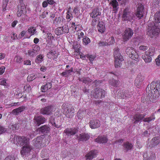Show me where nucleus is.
<instances>
[{
  "mask_svg": "<svg viewBox=\"0 0 160 160\" xmlns=\"http://www.w3.org/2000/svg\"><path fill=\"white\" fill-rule=\"evenodd\" d=\"M63 113L66 117L72 118L74 116V110L72 106L67 103H63L62 106Z\"/></svg>",
  "mask_w": 160,
  "mask_h": 160,
  "instance_id": "obj_1",
  "label": "nucleus"
},
{
  "mask_svg": "<svg viewBox=\"0 0 160 160\" xmlns=\"http://www.w3.org/2000/svg\"><path fill=\"white\" fill-rule=\"evenodd\" d=\"M151 92L155 98L159 97L160 94V82H152L150 84Z\"/></svg>",
  "mask_w": 160,
  "mask_h": 160,
  "instance_id": "obj_2",
  "label": "nucleus"
},
{
  "mask_svg": "<svg viewBox=\"0 0 160 160\" xmlns=\"http://www.w3.org/2000/svg\"><path fill=\"white\" fill-rule=\"evenodd\" d=\"M126 52L129 57L132 59L136 61L138 60L139 55L133 48L127 47L126 50Z\"/></svg>",
  "mask_w": 160,
  "mask_h": 160,
  "instance_id": "obj_3",
  "label": "nucleus"
},
{
  "mask_svg": "<svg viewBox=\"0 0 160 160\" xmlns=\"http://www.w3.org/2000/svg\"><path fill=\"white\" fill-rule=\"evenodd\" d=\"M105 94V91L99 88H96L94 89L91 92V95L96 98L104 97Z\"/></svg>",
  "mask_w": 160,
  "mask_h": 160,
  "instance_id": "obj_4",
  "label": "nucleus"
},
{
  "mask_svg": "<svg viewBox=\"0 0 160 160\" xmlns=\"http://www.w3.org/2000/svg\"><path fill=\"white\" fill-rule=\"evenodd\" d=\"M148 26L149 28L148 29V34L149 35H152L153 36H157L159 34L160 32V29L154 25V22H152V23L149 24Z\"/></svg>",
  "mask_w": 160,
  "mask_h": 160,
  "instance_id": "obj_5",
  "label": "nucleus"
},
{
  "mask_svg": "<svg viewBox=\"0 0 160 160\" xmlns=\"http://www.w3.org/2000/svg\"><path fill=\"white\" fill-rule=\"evenodd\" d=\"M133 34V30L130 28H127L122 34L123 41L126 42L131 38Z\"/></svg>",
  "mask_w": 160,
  "mask_h": 160,
  "instance_id": "obj_6",
  "label": "nucleus"
},
{
  "mask_svg": "<svg viewBox=\"0 0 160 160\" xmlns=\"http://www.w3.org/2000/svg\"><path fill=\"white\" fill-rule=\"evenodd\" d=\"M133 12H131L129 8H126L124 10L122 16L124 20L130 21L133 19Z\"/></svg>",
  "mask_w": 160,
  "mask_h": 160,
  "instance_id": "obj_7",
  "label": "nucleus"
},
{
  "mask_svg": "<svg viewBox=\"0 0 160 160\" xmlns=\"http://www.w3.org/2000/svg\"><path fill=\"white\" fill-rule=\"evenodd\" d=\"M143 157L144 160H155L156 158L155 153L150 151L144 152Z\"/></svg>",
  "mask_w": 160,
  "mask_h": 160,
  "instance_id": "obj_8",
  "label": "nucleus"
},
{
  "mask_svg": "<svg viewBox=\"0 0 160 160\" xmlns=\"http://www.w3.org/2000/svg\"><path fill=\"white\" fill-rule=\"evenodd\" d=\"M56 34L60 35L63 33H68L69 32V29L68 25H64L62 27L57 28L55 30Z\"/></svg>",
  "mask_w": 160,
  "mask_h": 160,
  "instance_id": "obj_9",
  "label": "nucleus"
},
{
  "mask_svg": "<svg viewBox=\"0 0 160 160\" xmlns=\"http://www.w3.org/2000/svg\"><path fill=\"white\" fill-rule=\"evenodd\" d=\"M33 120L35 126L37 127L46 121V118L42 116H35L34 117Z\"/></svg>",
  "mask_w": 160,
  "mask_h": 160,
  "instance_id": "obj_10",
  "label": "nucleus"
},
{
  "mask_svg": "<svg viewBox=\"0 0 160 160\" xmlns=\"http://www.w3.org/2000/svg\"><path fill=\"white\" fill-rule=\"evenodd\" d=\"M53 107L52 106H49L40 110V112L43 115H49L52 113L53 110Z\"/></svg>",
  "mask_w": 160,
  "mask_h": 160,
  "instance_id": "obj_11",
  "label": "nucleus"
},
{
  "mask_svg": "<svg viewBox=\"0 0 160 160\" xmlns=\"http://www.w3.org/2000/svg\"><path fill=\"white\" fill-rule=\"evenodd\" d=\"M89 126L92 129H95L100 127L101 126L100 122L97 119L91 120L89 122Z\"/></svg>",
  "mask_w": 160,
  "mask_h": 160,
  "instance_id": "obj_12",
  "label": "nucleus"
},
{
  "mask_svg": "<svg viewBox=\"0 0 160 160\" xmlns=\"http://www.w3.org/2000/svg\"><path fill=\"white\" fill-rule=\"evenodd\" d=\"M18 144L21 146H25L29 144V139L24 136H19L18 140Z\"/></svg>",
  "mask_w": 160,
  "mask_h": 160,
  "instance_id": "obj_13",
  "label": "nucleus"
},
{
  "mask_svg": "<svg viewBox=\"0 0 160 160\" xmlns=\"http://www.w3.org/2000/svg\"><path fill=\"white\" fill-rule=\"evenodd\" d=\"M145 114H137L133 117L134 120L135 121L133 122L134 124H136L139 122H141L144 119Z\"/></svg>",
  "mask_w": 160,
  "mask_h": 160,
  "instance_id": "obj_14",
  "label": "nucleus"
},
{
  "mask_svg": "<svg viewBox=\"0 0 160 160\" xmlns=\"http://www.w3.org/2000/svg\"><path fill=\"white\" fill-rule=\"evenodd\" d=\"M144 79V78L142 76L141 74H138L135 80V84L138 88H139L141 85Z\"/></svg>",
  "mask_w": 160,
  "mask_h": 160,
  "instance_id": "obj_15",
  "label": "nucleus"
},
{
  "mask_svg": "<svg viewBox=\"0 0 160 160\" xmlns=\"http://www.w3.org/2000/svg\"><path fill=\"white\" fill-rule=\"evenodd\" d=\"M160 142V138L158 137H155L152 138L150 141L149 147L152 148L157 146Z\"/></svg>",
  "mask_w": 160,
  "mask_h": 160,
  "instance_id": "obj_16",
  "label": "nucleus"
},
{
  "mask_svg": "<svg viewBox=\"0 0 160 160\" xmlns=\"http://www.w3.org/2000/svg\"><path fill=\"white\" fill-rule=\"evenodd\" d=\"M143 6L141 4H138L137 9V12L136 13L137 17L139 18L143 16Z\"/></svg>",
  "mask_w": 160,
  "mask_h": 160,
  "instance_id": "obj_17",
  "label": "nucleus"
},
{
  "mask_svg": "<svg viewBox=\"0 0 160 160\" xmlns=\"http://www.w3.org/2000/svg\"><path fill=\"white\" fill-rule=\"evenodd\" d=\"M78 130L76 128H67L65 129L64 132L68 136L72 135L75 134L77 133Z\"/></svg>",
  "mask_w": 160,
  "mask_h": 160,
  "instance_id": "obj_18",
  "label": "nucleus"
},
{
  "mask_svg": "<svg viewBox=\"0 0 160 160\" xmlns=\"http://www.w3.org/2000/svg\"><path fill=\"white\" fill-rule=\"evenodd\" d=\"M50 129V128L49 125H45L38 128V130L43 134H45L48 132Z\"/></svg>",
  "mask_w": 160,
  "mask_h": 160,
  "instance_id": "obj_19",
  "label": "nucleus"
},
{
  "mask_svg": "<svg viewBox=\"0 0 160 160\" xmlns=\"http://www.w3.org/2000/svg\"><path fill=\"white\" fill-rule=\"evenodd\" d=\"M32 148L29 144L24 146L21 151V153L23 156L26 154H28L31 150Z\"/></svg>",
  "mask_w": 160,
  "mask_h": 160,
  "instance_id": "obj_20",
  "label": "nucleus"
},
{
  "mask_svg": "<svg viewBox=\"0 0 160 160\" xmlns=\"http://www.w3.org/2000/svg\"><path fill=\"white\" fill-rule=\"evenodd\" d=\"M26 107L24 106H22L19 108L13 109L11 113L15 115H18L19 113L23 111L25 109Z\"/></svg>",
  "mask_w": 160,
  "mask_h": 160,
  "instance_id": "obj_21",
  "label": "nucleus"
},
{
  "mask_svg": "<svg viewBox=\"0 0 160 160\" xmlns=\"http://www.w3.org/2000/svg\"><path fill=\"white\" fill-rule=\"evenodd\" d=\"M101 12L98 8H95L92 10L91 12L90 13L91 17L93 18H98V16L101 15Z\"/></svg>",
  "mask_w": 160,
  "mask_h": 160,
  "instance_id": "obj_22",
  "label": "nucleus"
},
{
  "mask_svg": "<svg viewBox=\"0 0 160 160\" xmlns=\"http://www.w3.org/2000/svg\"><path fill=\"white\" fill-rule=\"evenodd\" d=\"M142 58L146 63L150 62L152 60L151 57L148 55V52L147 51L145 52L144 54L142 55Z\"/></svg>",
  "mask_w": 160,
  "mask_h": 160,
  "instance_id": "obj_23",
  "label": "nucleus"
},
{
  "mask_svg": "<svg viewBox=\"0 0 160 160\" xmlns=\"http://www.w3.org/2000/svg\"><path fill=\"white\" fill-rule=\"evenodd\" d=\"M89 137L88 134L84 133L80 134L78 138L79 141H86L89 139Z\"/></svg>",
  "mask_w": 160,
  "mask_h": 160,
  "instance_id": "obj_24",
  "label": "nucleus"
},
{
  "mask_svg": "<svg viewBox=\"0 0 160 160\" xmlns=\"http://www.w3.org/2000/svg\"><path fill=\"white\" fill-rule=\"evenodd\" d=\"M107 140V138L104 136H98L95 140L96 142L99 143H106Z\"/></svg>",
  "mask_w": 160,
  "mask_h": 160,
  "instance_id": "obj_25",
  "label": "nucleus"
},
{
  "mask_svg": "<svg viewBox=\"0 0 160 160\" xmlns=\"http://www.w3.org/2000/svg\"><path fill=\"white\" fill-rule=\"evenodd\" d=\"M115 59L122 58L119 52V49L118 48H116L114 49L113 53Z\"/></svg>",
  "mask_w": 160,
  "mask_h": 160,
  "instance_id": "obj_26",
  "label": "nucleus"
},
{
  "mask_svg": "<svg viewBox=\"0 0 160 160\" xmlns=\"http://www.w3.org/2000/svg\"><path fill=\"white\" fill-rule=\"evenodd\" d=\"M97 151L96 150L91 151L86 156V159H92L94 158L96 154Z\"/></svg>",
  "mask_w": 160,
  "mask_h": 160,
  "instance_id": "obj_27",
  "label": "nucleus"
},
{
  "mask_svg": "<svg viewBox=\"0 0 160 160\" xmlns=\"http://www.w3.org/2000/svg\"><path fill=\"white\" fill-rule=\"evenodd\" d=\"M52 88V83L50 82H48L45 85L42 86L41 87V90L42 92H45L48 89H50Z\"/></svg>",
  "mask_w": 160,
  "mask_h": 160,
  "instance_id": "obj_28",
  "label": "nucleus"
},
{
  "mask_svg": "<svg viewBox=\"0 0 160 160\" xmlns=\"http://www.w3.org/2000/svg\"><path fill=\"white\" fill-rule=\"evenodd\" d=\"M123 146L124 150L126 151V152H127L132 148L133 145L131 143L127 142L124 143Z\"/></svg>",
  "mask_w": 160,
  "mask_h": 160,
  "instance_id": "obj_29",
  "label": "nucleus"
},
{
  "mask_svg": "<svg viewBox=\"0 0 160 160\" xmlns=\"http://www.w3.org/2000/svg\"><path fill=\"white\" fill-rule=\"evenodd\" d=\"M98 30L99 32L102 33L105 30V26L103 22H99L98 24Z\"/></svg>",
  "mask_w": 160,
  "mask_h": 160,
  "instance_id": "obj_30",
  "label": "nucleus"
},
{
  "mask_svg": "<svg viewBox=\"0 0 160 160\" xmlns=\"http://www.w3.org/2000/svg\"><path fill=\"white\" fill-rule=\"evenodd\" d=\"M86 114V111L82 110H80L77 113V117L79 119H82L84 117Z\"/></svg>",
  "mask_w": 160,
  "mask_h": 160,
  "instance_id": "obj_31",
  "label": "nucleus"
},
{
  "mask_svg": "<svg viewBox=\"0 0 160 160\" xmlns=\"http://www.w3.org/2000/svg\"><path fill=\"white\" fill-rule=\"evenodd\" d=\"M41 138L40 137H38L37 138L34 139L33 140L34 145L36 147H38L41 143Z\"/></svg>",
  "mask_w": 160,
  "mask_h": 160,
  "instance_id": "obj_32",
  "label": "nucleus"
},
{
  "mask_svg": "<svg viewBox=\"0 0 160 160\" xmlns=\"http://www.w3.org/2000/svg\"><path fill=\"white\" fill-rule=\"evenodd\" d=\"M74 156L70 152H67L65 154L63 160H70L73 158Z\"/></svg>",
  "mask_w": 160,
  "mask_h": 160,
  "instance_id": "obj_33",
  "label": "nucleus"
},
{
  "mask_svg": "<svg viewBox=\"0 0 160 160\" xmlns=\"http://www.w3.org/2000/svg\"><path fill=\"white\" fill-rule=\"evenodd\" d=\"M19 137V136L15 135H12L10 138V139H12L11 140V142L14 144H17V143H18V140Z\"/></svg>",
  "mask_w": 160,
  "mask_h": 160,
  "instance_id": "obj_34",
  "label": "nucleus"
},
{
  "mask_svg": "<svg viewBox=\"0 0 160 160\" xmlns=\"http://www.w3.org/2000/svg\"><path fill=\"white\" fill-rule=\"evenodd\" d=\"M110 4L113 7L114 10H117L118 9V3L116 0H113L111 1Z\"/></svg>",
  "mask_w": 160,
  "mask_h": 160,
  "instance_id": "obj_35",
  "label": "nucleus"
},
{
  "mask_svg": "<svg viewBox=\"0 0 160 160\" xmlns=\"http://www.w3.org/2000/svg\"><path fill=\"white\" fill-rule=\"evenodd\" d=\"M115 68L120 67L121 65V62L123 60V58L115 59Z\"/></svg>",
  "mask_w": 160,
  "mask_h": 160,
  "instance_id": "obj_36",
  "label": "nucleus"
},
{
  "mask_svg": "<svg viewBox=\"0 0 160 160\" xmlns=\"http://www.w3.org/2000/svg\"><path fill=\"white\" fill-rule=\"evenodd\" d=\"M127 93H125V91L124 90H120L118 93V97L119 98L124 99L126 98L125 94Z\"/></svg>",
  "mask_w": 160,
  "mask_h": 160,
  "instance_id": "obj_37",
  "label": "nucleus"
},
{
  "mask_svg": "<svg viewBox=\"0 0 160 160\" xmlns=\"http://www.w3.org/2000/svg\"><path fill=\"white\" fill-rule=\"evenodd\" d=\"M154 18L156 22H160V11L157 12L154 16Z\"/></svg>",
  "mask_w": 160,
  "mask_h": 160,
  "instance_id": "obj_38",
  "label": "nucleus"
},
{
  "mask_svg": "<svg viewBox=\"0 0 160 160\" xmlns=\"http://www.w3.org/2000/svg\"><path fill=\"white\" fill-rule=\"evenodd\" d=\"M19 127V124H14L10 125L9 128L15 131L18 129Z\"/></svg>",
  "mask_w": 160,
  "mask_h": 160,
  "instance_id": "obj_39",
  "label": "nucleus"
},
{
  "mask_svg": "<svg viewBox=\"0 0 160 160\" xmlns=\"http://www.w3.org/2000/svg\"><path fill=\"white\" fill-rule=\"evenodd\" d=\"M148 55L151 56V57L153 56L155 54V49L153 47H151L149 49H148Z\"/></svg>",
  "mask_w": 160,
  "mask_h": 160,
  "instance_id": "obj_40",
  "label": "nucleus"
},
{
  "mask_svg": "<svg viewBox=\"0 0 160 160\" xmlns=\"http://www.w3.org/2000/svg\"><path fill=\"white\" fill-rule=\"evenodd\" d=\"M43 56L42 55H39L37 56L35 60V62L37 63H39L43 61Z\"/></svg>",
  "mask_w": 160,
  "mask_h": 160,
  "instance_id": "obj_41",
  "label": "nucleus"
},
{
  "mask_svg": "<svg viewBox=\"0 0 160 160\" xmlns=\"http://www.w3.org/2000/svg\"><path fill=\"white\" fill-rule=\"evenodd\" d=\"M19 7L18 9H21V10H22V14L24 15V17L25 18L26 16V15H25L26 13V10L25 5L24 4H22V6Z\"/></svg>",
  "mask_w": 160,
  "mask_h": 160,
  "instance_id": "obj_42",
  "label": "nucleus"
},
{
  "mask_svg": "<svg viewBox=\"0 0 160 160\" xmlns=\"http://www.w3.org/2000/svg\"><path fill=\"white\" fill-rule=\"evenodd\" d=\"M62 18L61 17L56 18L53 21V23L55 25H58L60 24L62 22Z\"/></svg>",
  "mask_w": 160,
  "mask_h": 160,
  "instance_id": "obj_43",
  "label": "nucleus"
},
{
  "mask_svg": "<svg viewBox=\"0 0 160 160\" xmlns=\"http://www.w3.org/2000/svg\"><path fill=\"white\" fill-rule=\"evenodd\" d=\"M81 81L85 84H88L89 83L91 82L92 80L88 78H82Z\"/></svg>",
  "mask_w": 160,
  "mask_h": 160,
  "instance_id": "obj_44",
  "label": "nucleus"
},
{
  "mask_svg": "<svg viewBox=\"0 0 160 160\" xmlns=\"http://www.w3.org/2000/svg\"><path fill=\"white\" fill-rule=\"evenodd\" d=\"M27 54L31 58H33L35 57L37 55L36 54V53L34 52L31 49L28 50Z\"/></svg>",
  "mask_w": 160,
  "mask_h": 160,
  "instance_id": "obj_45",
  "label": "nucleus"
},
{
  "mask_svg": "<svg viewBox=\"0 0 160 160\" xmlns=\"http://www.w3.org/2000/svg\"><path fill=\"white\" fill-rule=\"evenodd\" d=\"M31 50L34 52L36 53V54L37 55L40 50V47L37 45H34L33 46L32 49Z\"/></svg>",
  "mask_w": 160,
  "mask_h": 160,
  "instance_id": "obj_46",
  "label": "nucleus"
},
{
  "mask_svg": "<svg viewBox=\"0 0 160 160\" xmlns=\"http://www.w3.org/2000/svg\"><path fill=\"white\" fill-rule=\"evenodd\" d=\"M82 40L83 43L85 45H87L90 42V39L86 37H84V38H83Z\"/></svg>",
  "mask_w": 160,
  "mask_h": 160,
  "instance_id": "obj_47",
  "label": "nucleus"
},
{
  "mask_svg": "<svg viewBox=\"0 0 160 160\" xmlns=\"http://www.w3.org/2000/svg\"><path fill=\"white\" fill-rule=\"evenodd\" d=\"M155 119V117L154 115H152L150 117H149L148 118H144L143 120V121L145 122H149L152 120H154Z\"/></svg>",
  "mask_w": 160,
  "mask_h": 160,
  "instance_id": "obj_48",
  "label": "nucleus"
},
{
  "mask_svg": "<svg viewBox=\"0 0 160 160\" xmlns=\"http://www.w3.org/2000/svg\"><path fill=\"white\" fill-rule=\"evenodd\" d=\"M120 83L119 81L113 79L111 82V84L114 87H117Z\"/></svg>",
  "mask_w": 160,
  "mask_h": 160,
  "instance_id": "obj_49",
  "label": "nucleus"
},
{
  "mask_svg": "<svg viewBox=\"0 0 160 160\" xmlns=\"http://www.w3.org/2000/svg\"><path fill=\"white\" fill-rule=\"evenodd\" d=\"M92 20V26H94L97 23H99V19L98 18H93Z\"/></svg>",
  "mask_w": 160,
  "mask_h": 160,
  "instance_id": "obj_50",
  "label": "nucleus"
},
{
  "mask_svg": "<svg viewBox=\"0 0 160 160\" xmlns=\"http://www.w3.org/2000/svg\"><path fill=\"white\" fill-rule=\"evenodd\" d=\"M50 122L52 126H54L55 127L58 128L60 127V125H58L56 124L55 122L54 118L51 117L50 120Z\"/></svg>",
  "mask_w": 160,
  "mask_h": 160,
  "instance_id": "obj_51",
  "label": "nucleus"
},
{
  "mask_svg": "<svg viewBox=\"0 0 160 160\" xmlns=\"http://www.w3.org/2000/svg\"><path fill=\"white\" fill-rule=\"evenodd\" d=\"M108 41H109L108 42V44L109 46L112 45L115 42V40L113 37H111Z\"/></svg>",
  "mask_w": 160,
  "mask_h": 160,
  "instance_id": "obj_52",
  "label": "nucleus"
},
{
  "mask_svg": "<svg viewBox=\"0 0 160 160\" xmlns=\"http://www.w3.org/2000/svg\"><path fill=\"white\" fill-rule=\"evenodd\" d=\"M14 60L16 62L20 63L22 61V59L20 56H17L15 57Z\"/></svg>",
  "mask_w": 160,
  "mask_h": 160,
  "instance_id": "obj_53",
  "label": "nucleus"
},
{
  "mask_svg": "<svg viewBox=\"0 0 160 160\" xmlns=\"http://www.w3.org/2000/svg\"><path fill=\"white\" fill-rule=\"evenodd\" d=\"M86 56L87 57V58L89 59L90 61V62L92 63V62L95 58V57L94 56H92V55H87Z\"/></svg>",
  "mask_w": 160,
  "mask_h": 160,
  "instance_id": "obj_54",
  "label": "nucleus"
},
{
  "mask_svg": "<svg viewBox=\"0 0 160 160\" xmlns=\"http://www.w3.org/2000/svg\"><path fill=\"white\" fill-rule=\"evenodd\" d=\"M0 84L5 86L8 85V84L6 82V79L4 78H2L0 79Z\"/></svg>",
  "mask_w": 160,
  "mask_h": 160,
  "instance_id": "obj_55",
  "label": "nucleus"
},
{
  "mask_svg": "<svg viewBox=\"0 0 160 160\" xmlns=\"http://www.w3.org/2000/svg\"><path fill=\"white\" fill-rule=\"evenodd\" d=\"M108 42L106 41H100L98 43L99 46H105L108 45Z\"/></svg>",
  "mask_w": 160,
  "mask_h": 160,
  "instance_id": "obj_56",
  "label": "nucleus"
},
{
  "mask_svg": "<svg viewBox=\"0 0 160 160\" xmlns=\"http://www.w3.org/2000/svg\"><path fill=\"white\" fill-rule=\"evenodd\" d=\"M8 1V0H4L3 1V4L2 6V7L3 8V11H5L6 10L5 8L7 7V3Z\"/></svg>",
  "mask_w": 160,
  "mask_h": 160,
  "instance_id": "obj_57",
  "label": "nucleus"
},
{
  "mask_svg": "<svg viewBox=\"0 0 160 160\" xmlns=\"http://www.w3.org/2000/svg\"><path fill=\"white\" fill-rule=\"evenodd\" d=\"M84 33L83 32H81L80 33H78V37L77 40L79 41L82 38H83Z\"/></svg>",
  "mask_w": 160,
  "mask_h": 160,
  "instance_id": "obj_58",
  "label": "nucleus"
},
{
  "mask_svg": "<svg viewBox=\"0 0 160 160\" xmlns=\"http://www.w3.org/2000/svg\"><path fill=\"white\" fill-rule=\"evenodd\" d=\"M156 64L157 66L160 65V55H159L155 59Z\"/></svg>",
  "mask_w": 160,
  "mask_h": 160,
  "instance_id": "obj_59",
  "label": "nucleus"
},
{
  "mask_svg": "<svg viewBox=\"0 0 160 160\" xmlns=\"http://www.w3.org/2000/svg\"><path fill=\"white\" fill-rule=\"evenodd\" d=\"M150 134V131L148 129L144 132L142 134V135L143 136L148 137Z\"/></svg>",
  "mask_w": 160,
  "mask_h": 160,
  "instance_id": "obj_60",
  "label": "nucleus"
},
{
  "mask_svg": "<svg viewBox=\"0 0 160 160\" xmlns=\"http://www.w3.org/2000/svg\"><path fill=\"white\" fill-rule=\"evenodd\" d=\"M4 160H15V158L13 156L9 155Z\"/></svg>",
  "mask_w": 160,
  "mask_h": 160,
  "instance_id": "obj_61",
  "label": "nucleus"
},
{
  "mask_svg": "<svg viewBox=\"0 0 160 160\" xmlns=\"http://www.w3.org/2000/svg\"><path fill=\"white\" fill-rule=\"evenodd\" d=\"M148 47L147 46L142 45L140 46L139 47V48L140 50H142L143 51H145L148 49Z\"/></svg>",
  "mask_w": 160,
  "mask_h": 160,
  "instance_id": "obj_62",
  "label": "nucleus"
},
{
  "mask_svg": "<svg viewBox=\"0 0 160 160\" xmlns=\"http://www.w3.org/2000/svg\"><path fill=\"white\" fill-rule=\"evenodd\" d=\"M35 75H32V76L31 75H28L27 77V80L28 81H30L34 80L35 79Z\"/></svg>",
  "mask_w": 160,
  "mask_h": 160,
  "instance_id": "obj_63",
  "label": "nucleus"
},
{
  "mask_svg": "<svg viewBox=\"0 0 160 160\" xmlns=\"http://www.w3.org/2000/svg\"><path fill=\"white\" fill-rule=\"evenodd\" d=\"M35 30H36L34 28H29L28 29V32L30 33H31L32 34H34Z\"/></svg>",
  "mask_w": 160,
  "mask_h": 160,
  "instance_id": "obj_64",
  "label": "nucleus"
}]
</instances>
